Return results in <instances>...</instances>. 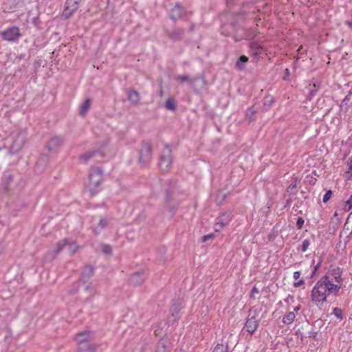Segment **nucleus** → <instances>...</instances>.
<instances>
[{"mask_svg": "<svg viewBox=\"0 0 352 352\" xmlns=\"http://www.w3.org/2000/svg\"><path fill=\"white\" fill-rule=\"evenodd\" d=\"M147 278L146 273L144 271L134 272L129 278L131 285L137 286L142 284Z\"/></svg>", "mask_w": 352, "mask_h": 352, "instance_id": "4468645a", "label": "nucleus"}, {"mask_svg": "<svg viewBox=\"0 0 352 352\" xmlns=\"http://www.w3.org/2000/svg\"><path fill=\"white\" fill-rule=\"evenodd\" d=\"M243 19V16L241 14H239L236 16L232 15L230 19V25L232 28L233 31H237L241 28V21Z\"/></svg>", "mask_w": 352, "mask_h": 352, "instance_id": "412c9836", "label": "nucleus"}, {"mask_svg": "<svg viewBox=\"0 0 352 352\" xmlns=\"http://www.w3.org/2000/svg\"><path fill=\"white\" fill-rule=\"evenodd\" d=\"M166 346L163 342H159L157 344V350L156 352H165Z\"/></svg>", "mask_w": 352, "mask_h": 352, "instance_id": "8fccbe9b", "label": "nucleus"}, {"mask_svg": "<svg viewBox=\"0 0 352 352\" xmlns=\"http://www.w3.org/2000/svg\"><path fill=\"white\" fill-rule=\"evenodd\" d=\"M194 27H195V25H194V24H192V25H191V26H190V31H193V30H194Z\"/></svg>", "mask_w": 352, "mask_h": 352, "instance_id": "69168bd1", "label": "nucleus"}, {"mask_svg": "<svg viewBox=\"0 0 352 352\" xmlns=\"http://www.w3.org/2000/svg\"><path fill=\"white\" fill-rule=\"evenodd\" d=\"M96 155H101V152L99 150H92L86 152L85 154L80 156V159L85 163H87L88 161L94 157Z\"/></svg>", "mask_w": 352, "mask_h": 352, "instance_id": "4be33fe9", "label": "nucleus"}, {"mask_svg": "<svg viewBox=\"0 0 352 352\" xmlns=\"http://www.w3.org/2000/svg\"><path fill=\"white\" fill-rule=\"evenodd\" d=\"M327 278L322 276L315 284L311 291V300L317 305L323 303L327 300V296L329 295L327 292L328 286L326 282Z\"/></svg>", "mask_w": 352, "mask_h": 352, "instance_id": "f257e3e1", "label": "nucleus"}, {"mask_svg": "<svg viewBox=\"0 0 352 352\" xmlns=\"http://www.w3.org/2000/svg\"><path fill=\"white\" fill-rule=\"evenodd\" d=\"M249 48L252 55L254 57L258 56L263 51L261 46L254 41L250 43Z\"/></svg>", "mask_w": 352, "mask_h": 352, "instance_id": "5701e85b", "label": "nucleus"}, {"mask_svg": "<svg viewBox=\"0 0 352 352\" xmlns=\"http://www.w3.org/2000/svg\"><path fill=\"white\" fill-rule=\"evenodd\" d=\"M25 140L26 133L24 131L18 133L10 146V153L11 154H15L19 152L24 146Z\"/></svg>", "mask_w": 352, "mask_h": 352, "instance_id": "0eeeda50", "label": "nucleus"}, {"mask_svg": "<svg viewBox=\"0 0 352 352\" xmlns=\"http://www.w3.org/2000/svg\"><path fill=\"white\" fill-rule=\"evenodd\" d=\"M103 170L100 167H91L89 172V182L87 188L91 195H96L100 190L103 181Z\"/></svg>", "mask_w": 352, "mask_h": 352, "instance_id": "f03ea898", "label": "nucleus"}, {"mask_svg": "<svg viewBox=\"0 0 352 352\" xmlns=\"http://www.w3.org/2000/svg\"><path fill=\"white\" fill-rule=\"evenodd\" d=\"M322 261V258L320 256L318 263L314 267V270L311 274V278H313L316 272L320 268Z\"/></svg>", "mask_w": 352, "mask_h": 352, "instance_id": "ea45409f", "label": "nucleus"}, {"mask_svg": "<svg viewBox=\"0 0 352 352\" xmlns=\"http://www.w3.org/2000/svg\"><path fill=\"white\" fill-rule=\"evenodd\" d=\"M108 225V221L105 218H101L97 226L94 228L95 234H99Z\"/></svg>", "mask_w": 352, "mask_h": 352, "instance_id": "cd10ccee", "label": "nucleus"}, {"mask_svg": "<svg viewBox=\"0 0 352 352\" xmlns=\"http://www.w3.org/2000/svg\"><path fill=\"white\" fill-rule=\"evenodd\" d=\"M249 58L245 55H241L237 59L235 67L239 70H243L245 68V65L248 62Z\"/></svg>", "mask_w": 352, "mask_h": 352, "instance_id": "393cba45", "label": "nucleus"}, {"mask_svg": "<svg viewBox=\"0 0 352 352\" xmlns=\"http://www.w3.org/2000/svg\"><path fill=\"white\" fill-rule=\"evenodd\" d=\"M251 292H252V293H254V294H255V293L258 294V293L260 292V291H259V289L256 287V285H254V286L252 287V290H251Z\"/></svg>", "mask_w": 352, "mask_h": 352, "instance_id": "bf43d9fd", "label": "nucleus"}, {"mask_svg": "<svg viewBox=\"0 0 352 352\" xmlns=\"http://www.w3.org/2000/svg\"><path fill=\"white\" fill-rule=\"evenodd\" d=\"M227 197V195L223 192H219L217 195V200H219L220 203L223 201Z\"/></svg>", "mask_w": 352, "mask_h": 352, "instance_id": "49530a36", "label": "nucleus"}, {"mask_svg": "<svg viewBox=\"0 0 352 352\" xmlns=\"http://www.w3.org/2000/svg\"><path fill=\"white\" fill-rule=\"evenodd\" d=\"M304 284H305V280L303 279H300L298 282L294 283V286L295 287H300V286H301V285H302Z\"/></svg>", "mask_w": 352, "mask_h": 352, "instance_id": "5fc2aeb1", "label": "nucleus"}, {"mask_svg": "<svg viewBox=\"0 0 352 352\" xmlns=\"http://www.w3.org/2000/svg\"><path fill=\"white\" fill-rule=\"evenodd\" d=\"M99 347V344H90L86 349L88 352H96Z\"/></svg>", "mask_w": 352, "mask_h": 352, "instance_id": "de8ad7c7", "label": "nucleus"}, {"mask_svg": "<svg viewBox=\"0 0 352 352\" xmlns=\"http://www.w3.org/2000/svg\"><path fill=\"white\" fill-rule=\"evenodd\" d=\"M91 336V332L90 331H82L79 332L76 335L75 340L78 344H81L83 342H85L89 340V338Z\"/></svg>", "mask_w": 352, "mask_h": 352, "instance_id": "b1692460", "label": "nucleus"}, {"mask_svg": "<svg viewBox=\"0 0 352 352\" xmlns=\"http://www.w3.org/2000/svg\"><path fill=\"white\" fill-rule=\"evenodd\" d=\"M350 96H351V94L346 96L344 99L342 101V104L344 103L345 104H347V102H349L351 100Z\"/></svg>", "mask_w": 352, "mask_h": 352, "instance_id": "4d7b16f0", "label": "nucleus"}, {"mask_svg": "<svg viewBox=\"0 0 352 352\" xmlns=\"http://www.w3.org/2000/svg\"><path fill=\"white\" fill-rule=\"evenodd\" d=\"M239 3L238 0H226V4L228 6H231L234 4Z\"/></svg>", "mask_w": 352, "mask_h": 352, "instance_id": "6e6d98bb", "label": "nucleus"}, {"mask_svg": "<svg viewBox=\"0 0 352 352\" xmlns=\"http://www.w3.org/2000/svg\"><path fill=\"white\" fill-rule=\"evenodd\" d=\"M91 104V100L87 98L80 107L79 114L84 116L88 111Z\"/></svg>", "mask_w": 352, "mask_h": 352, "instance_id": "a878e982", "label": "nucleus"}, {"mask_svg": "<svg viewBox=\"0 0 352 352\" xmlns=\"http://www.w3.org/2000/svg\"><path fill=\"white\" fill-rule=\"evenodd\" d=\"M184 9L181 3H176L169 11V17L175 22L182 18Z\"/></svg>", "mask_w": 352, "mask_h": 352, "instance_id": "2eb2a0df", "label": "nucleus"}, {"mask_svg": "<svg viewBox=\"0 0 352 352\" xmlns=\"http://www.w3.org/2000/svg\"><path fill=\"white\" fill-rule=\"evenodd\" d=\"M295 318V314L293 311H290L283 316L282 322L284 324H291L294 322Z\"/></svg>", "mask_w": 352, "mask_h": 352, "instance_id": "c85d7f7f", "label": "nucleus"}, {"mask_svg": "<svg viewBox=\"0 0 352 352\" xmlns=\"http://www.w3.org/2000/svg\"><path fill=\"white\" fill-rule=\"evenodd\" d=\"M21 177L13 172L6 170L1 178V186L5 192L13 191L19 185Z\"/></svg>", "mask_w": 352, "mask_h": 352, "instance_id": "7ed1b4c3", "label": "nucleus"}, {"mask_svg": "<svg viewBox=\"0 0 352 352\" xmlns=\"http://www.w3.org/2000/svg\"><path fill=\"white\" fill-rule=\"evenodd\" d=\"M347 166H348V170L345 172V174H346V177L349 179L351 177V176H349V174L352 173V157L349 159Z\"/></svg>", "mask_w": 352, "mask_h": 352, "instance_id": "37998d69", "label": "nucleus"}, {"mask_svg": "<svg viewBox=\"0 0 352 352\" xmlns=\"http://www.w3.org/2000/svg\"><path fill=\"white\" fill-rule=\"evenodd\" d=\"M346 239H346V241H345V242H344L345 245H346V244L349 242V235H348V236H346Z\"/></svg>", "mask_w": 352, "mask_h": 352, "instance_id": "338daca9", "label": "nucleus"}, {"mask_svg": "<svg viewBox=\"0 0 352 352\" xmlns=\"http://www.w3.org/2000/svg\"><path fill=\"white\" fill-rule=\"evenodd\" d=\"M78 288H79V283L78 282L74 283L71 286V289H69V293L72 295H74L78 292Z\"/></svg>", "mask_w": 352, "mask_h": 352, "instance_id": "a19ab883", "label": "nucleus"}, {"mask_svg": "<svg viewBox=\"0 0 352 352\" xmlns=\"http://www.w3.org/2000/svg\"><path fill=\"white\" fill-rule=\"evenodd\" d=\"M173 157L171 145L166 144L159 160V167L164 173H168L172 168Z\"/></svg>", "mask_w": 352, "mask_h": 352, "instance_id": "20e7f679", "label": "nucleus"}, {"mask_svg": "<svg viewBox=\"0 0 352 352\" xmlns=\"http://www.w3.org/2000/svg\"><path fill=\"white\" fill-rule=\"evenodd\" d=\"M64 140L63 135H54L47 142L45 147L50 152H56L63 144Z\"/></svg>", "mask_w": 352, "mask_h": 352, "instance_id": "1a4fd4ad", "label": "nucleus"}, {"mask_svg": "<svg viewBox=\"0 0 352 352\" xmlns=\"http://www.w3.org/2000/svg\"><path fill=\"white\" fill-rule=\"evenodd\" d=\"M297 181L298 179L296 177L292 183L289 184V186L287 187L286 191L287 192L292 193V194H296L297 192L296 190V186H297Z\"/></svg>", "mask_w": 352, "mask_h": 352, "instance_id": "72a5a7b5", "label": "nucleus"}, {"mask_svg": "<svg viewBox=\"0 0 352 352\" xmlns=\"http://www.w3.org/2000/svg\"><path fill=\"white\" fill-rule=\"evenodd\" d=\"M65 248H67L69 254L72 256L73 255L78 249V245L75 242H69L67 239V243L66 245Z\"/></svg>", "mask_w": 352, "mask_h": 352, "instance_id": "2f4dec72", "label": "nucleus"}, {"mask_svg": "<svg viewBox=\"0 0 352 352\" xmlns=\"http://www.w3.org/2000/svg\"><path fill=\"white\" fill-rule=\"evenodd\" d=\"M317 335V332H309V337L311 338V337H314V338H316Z\"/></svg>", "mask_w": 352, "mask_h": 352, "instance_id": "680f3d73", "label": "nucleus"}, {"mask_svg": "<svg viewBox=\"0 0 352 352\" xmlns=\"http://www.w3.org/2000/svg\"><path fill=\"white\" fill-rule=\"evenodd\" d=\"M222 34H225L226 36H228L229 35L228 33L226 32V30H224V29L223 30Z\"/></svg>", "mask_w": 352, "mask_h": 352, "instance_id": "0e129e2a", "label": "nucleus"}, {"mask_svg": "<svg viewBox=\"0 0 352 352\" xmlns=\"http://www.w3.org/2000/svg\"><path fill=\"white\" fill-rule=\"evenodd\" d=\"M81 1L82 0H66L60 18L63 20H67L71 17L78 9Z\"/></svg>", "mask_w": 352, "mask_h": 352, "instance_id": "423d86ee", "label": "nucleus"}, {"mask_svg": "<svg viewBox=\"0 0 352 352\" xmlns=\"http://www.w3.org/2000/svg\"><path fill=\"white\" fill-rule=\"evenodd\" d=\"M167 182L168 183L169 186L171 185L170 181H167ZM173 192V188H172L171 186H169L168 188L165 189V207L167 208V209L168 210L169 212L171 214L172 216H173L175 214L177 209L178 208V204L174 203L172 204L170 203V197Z\"/></svg>", "mask_w": 352, "mask_h": 352, "instance_id": "9d476101", "label": "nucleus"}, {"mask_svg": "<svg viewBox=\"0 0 352 352\" xmlns=\"http://www.w3.org/2000/svg\"><path fill=\"white\" fill-rule=\"evenodd\" d=\"M324 277L327 278L326 282L328 286L327 292H329V294H333L335 296H336L339 292L342 283H336V284H334L333 281L329 280V278H328V276Z\"/></svg>", "mask_w": 352, "mask_h": 352, "instance_id": "aec40b11", "label": "nucleus"}, {"mask_svg": "<svg viewBox=\"0 0 352 352\" xmlns=\"http://www.w3.org/2000/svg\"><path fill=\"white\" fill-rule=\"evenodd\" d=\"M317 91H318L317 89H314L311 90L307 96V99L309 100H311L313 98V97H314L316 95Z\"/></svg>", "mask_w": 352, "mask_h": 352, "instance_id": "603ef678", "label": "nucleus"}, {"mask_svg": "<svg viewBox=\"0 0 352 352\" xmlns=\"http://www.w3.org/2000/svg\"><path fill=\"white\" fill-rule=\"evenodd\" d=\"M166 34L172 41L178 42L184 38L185 30L184 28L174 27L172 30H166Z\"/></svg>", "mask_w": 352, "mask_h": 352, "instance_id": "9b49d317", "label": "nucleus"}, {"mask_svg": "<svg viewBox=\"0 0 352 352\" xmlns=\"http://www.w3.org/2000/svg\"><path fill=\"white\" fill-rule=\"evenodd\" d=\"M300 276V272L296 271L294 272L293 278L296 280L298 279Z\"/></svg>", "mask_w": 352, "mask_h": 352, "instance_id": "13d9d810", "label": "nucleus"}, {"mask_svg": "<svg viewBox=\"0 0 352 352\" xmlns=\"http://www.w3.org/2000/svg\"><path fill=\"white\" fill-rule=\"evenodd\" d=\"M332 194H333V192L331 190H327L323 196V198H322L323 203H324V204L327 203L331 197Z\"/></svg>", "mask_w": 352, "mask_h": 352, "instance_id": "a18cd8bd", "label": "nucleus"}, {"mask_svg": "<svg viewBox=\"0 0 352 352\" xmlns=\"http://www.w3.org/2000/svg\"><path fill=\"white\" fill-rule=\"evenodd\" d=\"M85 287L84 290L87 292H93L95 290V285L91 282H88L87 284H83Z\"/></svg>", "mask_w": 352, "mask_h": 352, "instance_id": "58836bf2", "label": "nucleus"}, {"mask_svg": "<svg viewBox=\"0 0 352 352\" xmlns=\"http://www.w3.org/2000/svg\"><path fill=\"white\" fill-rule=\"evenodd\" d=\"M19 58H20V59L24 58H25V54H21Z\"/></svg>", "mask_w": 352, "mask_h": 352, "instance_id": "774afa93", "label": "nucleus"}, {"mask_svg": "<svg viewBox=\"0 0 352 352\" xmlns=\"http://www.w3.org/2000/svg\"><path fill=\"white\" fill-rule=\"evenodd\" d=\"M153 156V148L150 143L142 141L141 148L139 151L138 164L142 168L146 167L151 162Z\"/></svg>", "mask_w": 352, "mask_h": 352, "instance_id": "39448f33", "label": "nucleus"}, {"mask_svg": "<svg viewBox=\"0 0 352 352\" xmlns=\"http://www.w3.org/2000/svg\"><path fill=\"white\" fill-rule=\"evenodd\" d=\"M164 107L166 109L170 110V111H175L176 109H177V104H175V102H174L173 99L172 98H169L165 104H164Z\"/></svg>", "mask_w": 352, "mask_h": 352, "instance_id": "473e14b6", "label": "nucleus"}, {"mask_svg": "<svg viewBox=\"0 0 352 352\" xmlns=\"http://www.w3.org/2000/svg\"><path fill=\"white\" fill-rule=\"evenodd\" d=\"M332 314H333L340 321L343 320L342 310L340 308H338V307L333 308Z\"/></svg>", "mask_w": 352, "mask_h": 352, "instance_id": "c9c22d12", "label": "nucleus"}, {"mask_svg": "<svg viewBox=\"0 0 352 352\" xmlns=\"http://www.w3.org/2000/svg\"><path fill=\"white\" fill-rule=\"evenodd\" d=\"M94 274V268L91 265H86L82 268L80 281L82 284H87Z\"/></svg>", "mask_w": 352, "mask_h": 352, "instance_id": "dca6fc26", "label": "nucleus"}, {"mask_svg": "<svg viewBox=\"0 0 352 352\" xmlns=\"http://www.w3.org/2000/svg\"><path fill=\"white\" fill-rule=\"evenodd\" d=\"M212 352H228V346H224L223 344H217Z\"/></svg>", "mask_w": 352, "mask_h": 352, "instance_id": "4c0bfd02", "label": "nucleus"}, {"mask_svg": "<svg viewBox=\"0 0 352 352\" xmlns=\"http://www.w3.org/2000/svg\"><path fill=\"white\" fill-rule=\"evenodd\" d=\"M290 76V71L288 68L285 69V76H283L284 80H287Z\"/></svg>", "mask_w": 352, "mask_h": 352, "instance_id": "864d4df0", "label": "nucleus"}, {"mask_svg": "<svg viewBox=\"0 0 352 352\" xmlns=\"http://www.w3.org/2000/svg\"><path fill=\"white\" fill-rule=\"evenodd\" d=\"M183 308L182 302L180 300H173V304L170 308V313L173 317V321L179 320L180 316L179 315V311Z\"/></svg>", "mask_w": 352, "mask_h": 352, "instance_id": "6ab92c4d", "label": "nucleus"}, {"mask_svg": "<svg viewBox=\"0 0 352 352\" xmlns=\"http://www.w3.org/2000/svg\"><path fill=\"white\" fill-rule=\"evenodd\" d=\"M304 223H305V220L302 217H299L298 219H297V221H296V227L298 230H300L303 225H304Z\"/></svg>", "mask_w": 352, "mask_h": 352, "instance_id": "09e8293b", "label": "nucleus"}, {"mask_svg": "<svg viewBox=\"0 0 352 352\" xmlns=\"http://www.w3.org/2000/svg\"><path fill=\"white\" fill-rule=\"evenodd\" d=\"M257 113V109L254 107V106H252L249 107L246 111V118L248 119L249 122H252L254 120V116Z\"/></svg>", "mask_w": 352, "mask_h": 352, "instance_id": "7c9ffc66", "label": "nucleus"}, {"mask_svg": "<svg viewBox=\"0 0 352 352\" xmlns=\"http://www.w3.org/2000/svg\"><path fill=\"white\" fill-rule=\"evenodd\" d=\"M250 298H253V299H254V298H255L254 293H252V292H251V293H250Z\"/></svg>", "mask_w": 352, "mask_h": 352, "instance_id": "e2e57ef3", "label": "nucleus"}, {"mask_svg": "<svg viewBox=\"0 0 352 352\" xmlns=\"http://www.w3.org/2000/svg\"><path fill=\"white\" fill-rule=\"evenodd\" d=\"M310 245V241L308 239H305L301 245L300 250L302 252H305Z\"/></svg>", "mask_w": 352, "mask_h": 352, "instance_id": "c03bdc74", "label": "nucleus"}, {"mask_svg": "<svg viewBox=\"0 0 352 352\" xmlns=\"http://www.w3.org/2000/svg\"><path fill=\"white\" fill-rule=\"evenodd\" d=\"M2 38L10 42H16L21 36L19 28L13 26L1 32Z\"/></svg>", "mask_w": 352, "mask_h": 352, "instance_id": "6e6552de", "label": "nucleus"}, {"mask_svg": "<svg viewBox=\"0 0 352 352\" xmlns=\"http://www.w3.org/2000/svg\"><path fill=\"white\" fill-rule=\"evenodd\" d=\"M176 79L178 80H180L182 82H186V81H189V82H195V80H197V78H194L192 79H190L189 78V76L187 75H178V76H177Z\"/></svg>", "mask_w": 352, "mask_h": 352, "instance_id": "e433bc0d", "label": "nucleus"}, {"mask_svg": "<svg viewBox=\"0 0 352 352\" xmlns=\"http://www.w3.org/2000/svg\"><path fill=\"white\" fill-rule=\"evenodd\" d=\"M100 248L103 254L109 255L112 254V248L110 245L102 243Z\"/></svg>", "mask_w": 352, "mask_h": 352, "instance_id": "f704fd0d", "label": "nucleus"}, {"mask_svg": "<svg viewBox=\"0 0 352 352\" xmlns=\"http://www.w3.org/2000/svg\"><path fill=\"white\" fill-rule=\"evenodd\" d=\"M345 24L352 30V21H346Z\"/></svg>", "mask_w": 352, "mask_h": 352, "instance_id": "052dcab7", "label": "nucleus"}, {"mask_svg": "<svg viewBox=\"0 0 352 352\" xmlns=\"http://www.w3.org/2000/svg\"><path fill=\"white\" fill-rule=\"evenodd\" d=\"M274 102V97L271 96H267L264 98L263 106L265 111H268Z\"/></svg>", "mask_w": 352, "mask_h": 352, "instance_id": "c756f323", "label": "nucleus"}, {"mask_svg": "<svg viewBox=\"0 0 352 352\" xmlns=\"http://www.w3.org/2000/svg\"><path fill=\"white\" fill-rule=\"evenodd\" d=\"M352 208V201L348 199L344 202V210L346 211H349Z\"/></svg>", "mask_w": 352, "mask_h": 352, "instance_id": "3c124183", "label": "nucleus"}, {"mask_svg": "<svg viewBox=\"0 0 352 352\" xmlns=\"http://www.w3.org/2000/svg\"><path fill=\"white\" fill-rule=\"evenodd\" d=\"M342 269L340 267L329 270L324 276H328L329 280L335 281L337 283H342L343 279L342 278Z\"/></svg>", "mask_w": 352, "mask_h": 352, "instance_id": "ddd939ff", "label": "nucleus"}, {"mask_svg": "<svg viewBox=\"0 0 352 352\" xmlns=\"http://www.w3.org/2000/svg\"><path fill=\"white\" fill-rule=\"evenodd\" d=\"M259 321L256 320L255 316L248 318L244 324V328L250 334L252 335L258 327Z\"/></svg>", "mask_w": 352, "mask_h": 352, "instance_id": "a211bd4d", "label": "nucleus"}, {"mask_svg": "<svg viewBox=\"0 0 352 352\" xmlns=\"http://www.w3.org/2000/svg\"><path fill=\"white\" fill-rule=\"evenodd\" d=\"M67 243V239H64L63 240L58 241L56 243V248L53 250L48 252L45 254V259L48 261H52L53 259H54L56 256L60 252H61L64 248L66 247Z\"/></svg>", "mask_w": 352, "mask_h": 352, "instance_id": "f8f14e48", "label": "nucleus"}, {"mask_svg": "<svg viewBox=\"0 0 352 352\" xmlns=\"http://www.w3.org/2000/svg\"><path fill=\"white\" fill-rule=\"evenodd\" d=\"M215 236V234L214 233H210V234H206V235H204L201 236V241L202 243H206V241H208V240H212L214 239Z\"/></svg>", "mask_w": 352, "mask_h": 352, "instance_id": "79ce46f5", "label": "nucleus"}, {"mask_svg": "<svg viewBox=\"0 0 352 352\" xmlns=\"http://www.w3.org/2000/svg\"><path fill=\"white\" fill-rule=\"evenodd\" d=\"M128 99L131 102L137 104L140 100V94L136 90L131 89L129 91Z\"/></svg>", "mask_w": 352, "mask_h": 352, "instance_id": "bb28decb", "label": "nucleus"}, {"mask_svg": "<svg viewBox=\"0 0 352 352\" xmlns=\"http://www.w3.org/2000/svg\"><path fill=\"white\" fill-rule=\"evenodd\" d=\"M232 219V212L227 211L225 212H222L220 215L217 218V225H219V228H216L215 231L218 232L221 229L223 226L227 225Z\"/></svg>", "mask_w": 352, "mask_h": 352, "instance_id": "f3484780", "label": "nucleus"}]
</instances>
